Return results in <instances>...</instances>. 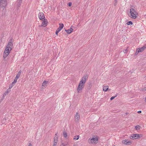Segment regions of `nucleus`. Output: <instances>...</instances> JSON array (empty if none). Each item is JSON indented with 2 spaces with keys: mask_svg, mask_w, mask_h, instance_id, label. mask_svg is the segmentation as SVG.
Segmentation results:
<instances>
[{
  "mask_svg": "<svg viewBox=\"0 0 146 146\" xmlns=\"http://www.w3.org/2000/svg\"><path fill=\"white\" fill-rule=\"evenodd\" d=\"M139 137V135L138 134H133L130 137L131 139H137Z\"/></svg>",
  "mask_w": 146,
  "mask_h": 146,
  "instance_id": "nucleus-8",
  "label": "nucleus"
},
{
  "mask_svg": "<svg viewBox=\"0 0 146 146\" xmlns=\"http://www.w3.org/2000/svg\"><path fill=\"white\" fill-rule=\"evenodd\" d=\"M137 113H141V111H137Z\"/></svg>",
  "mask_w": 146,
  "mask_h": 146,
  "instance_id": "nucleus-39",
  "label": "nucleus"
},
{
  "mask_svg": "<svg viewBox=\"0 0 146 146\" xmlns=\"http://www.w3.org/2000/svg\"><path fill=\"white\" fill-rule=\"evenodd\" d=\"M13 84H12V83L9 85V89H11V88L13 86Z\"/></svg>",
  "mask_w": 146,
  "mask_h": 146,
  "instance_id": "nucleus-29",
  "label": "nucleus"
},
{
  "mask_svg": "<svg viewBox=\"0 0 146 146\" xmlns=\"http://www.w3.org/2000/svg\"><path fill=\"white\" fill-rule=\"evenodd\" d=\"M1 102V101H0V103Z\"/></svg>",
  "mask_w": 146,
  "mask_h": 146,
  "instance_id": "nucleus-45",
  "label": "nucleus"
},
{
  "mask_svg": "<svg viewBox=\"0 0 146 146\" xmlns=\"http://www.w3.org/2000/svg\"><path fill=\"white\" fill-rule=\"evenodd\" d=\"M113 146H115V145H113Z\"/></svg>",
  "mask_w": 146,
  "mask_h": 146,
  "instance_id": "nucleus-44",
  "label": "nucleus"
},
{
  "mask_svg": "<svg viewBox=\"0 0 146 146\" xmlns=\"http://www.w3.org/2000/svg\"><path fill=\"white\" fill-rule=\"evenodd\" d=\"M12 40H10L8 44L6 46L5 50L4 51L3 57L4 59L6 58L10 53L11 50L13 46V43L11 42Z\"/></svg>",
  "mask_w": 146,
  "mask_h": 146,
  "instance_id": "nucleus-1",
  "label": "nucleus"
},
{
  "mask_svg": "<svg viewBox=\"0 0 146 146\" xmlns=\"http://www.w3.org/2000/svg\"><path fill=\"white\" fill-rule=\"evenodd\" d=\"M54 141H58V137H57L55 136V137H54Z\"/></svg>",
  "mask_w": 146,
  "mask_h": 146,
  "instance_id": "nucleus-24",
  "label": "nucleus"
},
{
  "mask_svg": "<svg viewBox=\"0 0 146 146\" xmlns=\"http://www.w3.org/2000/svg\"><path fill=\"white\" fill-rule=\"evenodd\" d=\"M139 52H140L139 50H138V49H137V50L136 51L135 54L136 55H137L138 54V53Z\"/></svg>",
  "mask_w": 146,
  "mask_h": 146,
  "instance_id": "nucleus-28",
  "label": "nucleus"
},
{
  "mask_svg": "<svg viewBox=\"0 0 146 146\" xmlns=\"http://www.w3.org/2000/svg\"><path fill=\"white\" fill-rule=\"evenodd\" d=\"M28 146H32L31 144V143H29Z\"/></svg>",
  "mask_w": 146,
  "mask_h": 146,
  "instance_id": "nucleus-37",
  "label": "nucleus"
},
{
  "mask_svg": "<svg viewBox=\"0 0 146 146\" xmlns=\"http://www.w3.org/2000/svg\"><path fill=\"white\" fill-rule=\"evenodd\" d=\"M10 89H9L7 90V91L5 92V94L6 93H8L9 91H10V90H9Z\"/></svg>",
  "mask_w": 146,
  "mask_h": 146,
  "instance_id": "nucleus-32",
  "label": "nucleus"
},
{
  "mask_svg": "<svg viewBox=\"0 0 146 146\" xmlns=\"http://www.w3.org/2000/svg\"><path fill=\"white\" fill-rule=\"evenodd\" d=\"M58 142L54 141L53 146H56Z\"/></svg>",
  "mask_w": 146,
  "mask_h": 146,
  "instance_id": "nucleus-22",
  "label": "nucleus"
},
{
  "mask_svg": "<svg viewBox=\"0 0 146 146\" xmlns=\"http://www.w3.org/2000/svg\"><path fill=\"white\" fill-rule=\"evenodd\" d=\"M7 2V0H0V9L2 15L5 12Z\"/></svg>",
  "mask_w": 146,
  "mask_h": 146,
  "instance_id": "nucleus-2",
  "label": "nucleus"
},
{
  "mask_svg": "<svg viewBox=\"0 0 146 146\" xmlns=\"http://www.w3.org/2000/svg\"><path fill=\"white\" fill-rule=\"evenodd\" d=\"M19 2H18L19 3L18 6L19 7L21 3L22 2V0H18Z\"/></svg>",
  "mask_w": 146,
  "mask_h": 146,
  "instance_id": "nucleus-26",
  "label": "nucleus"
},
{
  "mask_svg": "<svg viewBox=\"0 0 146 146\" xmlns=\"http://www.w3.org/2000/svg\"><path fill=\"white\" fill-rule=\"evenodd\" d=\"M48 81H44L43 82L42 86H46V85L48 83Z\"/></svg>",
  "mask_w": 146,
  "mask_h": 146,
  "instance_id": "nucleus-14",
  "label": "nucleus"
},
{
  "mask_svg": "<svg viewBox=\"0 0 146 146\" xmlns=\"http://www.w3.org/2000/svg\"><path fill=\"white\" fill-rule=\"evenodd\" d=\"M126 24L128 25H131L133 24V23L132 22H131V21H130L128 22Z\"/></svg>",
  "mask_w": 146,
  "mask_h": 146,
  "instance_id": "nucleus-23",
  "label": "nucleus"
},
{
  "mask_svg": "<svg viewBox=\"0 0 146 146\" xmlns=\"http://www.w3.org/2000/svg\"><path fill=\"white\" fill-rule=\"evenodd\" d=\"M79 136L78 135L77 136H75L74 137V139H76V140H78L79 138Z\"/></svg>",
  "mask_w": 146,
  "mask_h": 146,
  "instance_id": "nucleus-20",
  "label": "nucleus"
},
{
  "mask_svg": "<svg viewBox=\"0 0 146 146\" xmlns=\"http://www.w3.org/2000/svg\"><path fill=\"white\" fill-rule=\"evenodd\" d=\"M88 141L89 143L96 144L98 143V139L96 138H92L89 139Z\"/></svg>",
  "mask_w": 146,
  "mask_h": 146,
  "instance_id": "nucleus-3",
  "label": "nucleus"
},
{
  "mask_svg": "<svg viewBox=\"0 0 146 146\" xmlns=\"http://www.w3.org/2000/svg\"><path fill=\"white\" fill-rule=\"evenodd\" d=\"M63 135L64 137H66L67 135V133L65 132H64L63 133Z\"/></svg>",
  "mask_w": 146,
  "mask_h": 146,
  "instance_id": "nucleus-25",
  "label": "nucleus"
},
{
  "mask_svg": "<svg viewBox=\"0 0 146 146\" xmlns=\"http://www.w3.org/2000/svg\"><path fill=\"white\" fill-rule=\"evenodd\" d=\"M21 72H22L20 70L19 72H18V73L20 74L21 73Z\"/></svg>",
  "mask_w": 146,
  "mask_h": 146,
  "instance_id": "nucleus-38",
  "label": "nucleus"
},
{
  "mask_svg": "<svg viewBox=\"0 0 146 146\" xmlns=\"http://www.w3.org/2000/svg\"><path fill=\"white\" fill-rule=\"evenodd\" d=\"M75 122L76 123H78L79 120L80 119V116L79 114L77 112L75 116Z\"/></svg>",
  "mask_w": 146,
  "mask_h": 146,
  "instance_id": "nucleus-9",
  "label": "nucleus"
},
{
  "mask_svg": "<svg viewBox=\"0 0 146 146\" xmlns=\"http://www.w3.org/2000/svg\"><path fill=\"white\" fill-rule=\"evenodd\" d=\"M117 0H114L113 1V3L115 6L117 4Z\"/></svg>",
  "mask_w": 146,
  "mask_h": 146,
  "instance_id": "nucleus-19",
  "label": "nucleus"
},
{
  "mask_svg": "<svg viewBox=\"0 0 146 146\" xmlns=\"http://www.w3.org/2000/svg\"><path fill=\"white\" fill-rule=\"evenodd\" d=\"M19 78H17L16 77L14 81L12 82V84H15L17 82V80Z\"/></svg>",
  "mask_w": 146,
  "mask_h": 146,
  "instance_id": "nucleus-16",
  "label": "nucleus"
},
{
  "mask_svg": "<svg viewBox=\"0 0 146 146\" xmlns=\"http://www.w3.org/2000/svg\"><path fill=\"white\" fill-rule=\"evenodd\" d=\"M59 25H60V26L58 28L59 29L60 28V30H61L63 28L64 25L63 23H59Z\"/></svg>",
  "mask_w": 146,
  "mask_h": 146,
  "instance_id": "nucleus-15",
  "label": "nucleus"
},
{
  "mask_svg": "<svg viewBox=\"0 0 146 146\" xmlns=\"http://www.w3.org/2000/svg\"><path fill=\"white\" fill-rule=\"evenodd\" d=\"M84 86V85L79 84L77 88V91L78 93H80L82 92Z\"/></svg>",
  "mask_w": 146,
  "mask_h": 146,
  "instance_id": "nucleus-7",
  "label": "nucleus"
},
{
  "mask_svg": "<svg viewBox=\"0 0 146 146\" xmlns=\"http://www.w3.org/2000/svg\"><path fill=\"white\" fill-rule=\"evenodd\" d=\"M127 51H128V50H127V49H126V50H123V51L125 53H126L127 52Z\"/></svg>",
  "mask_w": 146,
  "mask_h": 146,
  "instance_id": "nucleus-35",
  "label": "nucleus"
},
{
  "mask_svg": "<svg viewBox=\"0 0 146 146\" xmlns=\"http://www.w3.org/2000/svg\"><path fill=\"white\" fill-rule=\"evenodd\" d=\"M87 77L86 76H84L82 78L79 84L84 85L85 84L86 80Z\"/></svg>",
  "mask_w": 146,
  "mask_h": 146,
  "instance_id": "nucleus-4",
  "label": "nucleus"
},
{
  "mask_svg": "<svg viewBox=\"0 0 146 146\" xmlns=\"http://www.w3.org/2000/svg\"><path fill=\"white\" fill-rule=\"evenodd\" d=\"M5 95H6L7 94H8V93H6L5 94Z\"/></svg>",
  "mask_w": 146,
  "mask_h": 146,
  "instance_id": "nucleus-40",
  "label": "nucleus"
},
{
  "mask_svg": "<svg viewBox=\"0 0 146 146\" xmlns=\"http://www.w3.org/2000/svg\"><path fill=\"white\" fill-rule=\"evenodd\" d=\"M145 102H146V97L145 98Z\"/></svg>",
  "mask_w": 146,
  "mask_h": 146,
  "instance_id": "nucleus-42",
  "label": "nucleus"
},
{
  "mask_svg": "<svg viewBox=\"0 0 146 146\" xmlns=\"http://www.w3.org/2000/svg\"><path fill=\"white\" fill-rule=\"evenodd\" d=\"M19 2H18L19 3L18 6L19 7L21 3L22 2V0H18Z\"/></svg>",
  "mask_w": 146,
  "mask_h": 146,
  "instance_id": "nucleus-27",
  "label": "nucleus"
},
{
  "mask_svg": "<svg viewBox=\"0 0 146 146\" xmlns=\"http://www.w3.org/2000/svg\"><path fill=\"white\" fill-rule=\"evenodd\" d=\"M140 127V126L139 125H137L135 127V129L137 130L139 129Z\"/></svg>",
  "mask_w": 146,
  "mask_h": 146,
  "instance_id": "nucleus-21",
  "label": "nucleus"
},
{
  "mask_svg": "<svg viewBox=\"0 0 146 146\" xmlns=\"http://www.w3.org/2000/svg\"><path fill=\"white\" fill-rule=\"evenodd\" d=\"M40 20H41L42 21V23L41 26L43 27H46L48 23V22L46 19H39Z\"/></svg>",
  "mask_w": 146,
  "mask_h": 146,
  "instance_id": "nucleus-5",
  "label": "nucleus"
},
{
  "mask_svg": "<svg viewBox=\"0 0 146 146\" xmlns=\"http://www.w3.org/2000/svg\"><path fill=\"white\" fill-rule=\"evenodd\" d=\"M57 135V133H56V134H55V135Z\"/></svg>",
  "mask_w": 146,
  "mask_h": 146,
  "instance_id": "nucleus-43",
  "label": "nucleus"
},
{
  "mask_svg": "<svg viewBox=\"0 0 146 146\" xmlns=\"http://www.w3.org/2000/svg\"><path fill=\"white\" fill-rule=\"evenodd\" d=\"M108 86H104L103 88V90L104 91L106 92L108 90Z\"/></svg>",
  "mask_w": 146,
  "mask_h": 146,
  "instance_id": "nucleus-13",
  "label": "nucleus"
},
{
  "mask_svg": "<svg viewBox=\"0 0 146 146\" xmlns=\"http://www.w3.org/2000/svg\"><path fill=\"white\" fill-rule=\"evenodd\" d=\"M71 27H72V26H71L70 27V29H69L72 32L73 30V29H72V28H71Z\"/></svg>",
  "mask_w": 146,
  "mask_h": 146,
  "instance_id": "nucleus-34",
  "label": "nucleus"
},
{
  "mask_svg": "<svg viewBox=\"0 0 146 146\" xmlns=\"http://www.w3.org/2000/svg\"><path fill=\"white\" fill-rule=\"evenodd\" d=\"M125 144L129 145H130L131 143V142L129 141L128 140L125 139L123 143Z\"/></svg>",
  "mask_w": 146,
  "mask_h": 146,
  "instance_id": "nucleus-12",
  "label": "nucleus"
},
{
  "mask_svg": "<svg viewBox=\"0 0 146 146\" xmlns=\"http://www.w3.org/2000/svg\"><path fill=\"white\" fill-rule=\"evenodd\" d=\"M146 48V46H144L141 48H137L140 52H142Z\"/></svg>",
  "mask_w": 146,
  "mask_h": 146,
  "instance_id": "nucleus-11",
  "label": "nucleus"
},
{
  "mask_svg": "<svg viewBox=\"0 0 146 146\" xmlns=\"http://www.w3.org/2000/svg\"><path fill=\"white\" fill-rule=\"evenodd\" d=\"M126 115H127V114H128V113H126Z\"/></svg>",
  "mask_w": 146,
  "mask_h": 146,
  "instance_id": "nucleus-41",
  "label": "nucleus"
},
{
  "mask_svg": "<svg viewBox=\"0 0 146 146\" xmlns=\"http://www.w3.org/2000/svg\"><path fill=\"white\" fill-rule=\"evenodd\" d=\"M61 30H60V28H58L56 31V35H58V33Z\"/></svg>",
  "mask_w": 146,
  "mask_h": 146,
  "instance_id": "nucleus-17",
  "label": "nucleus"
},
{
  "mask_svg": "<svg viewBox=\"0 0 146 146\" xmlns=\"http://www.w3.org/2000/svg\"><path fill=\"white\" fill-rule=\"evenodd\" d=\"M72 4V3H68L69 6L70 7L71 6Z\"/></svg>",
  "mask_w": 146,
  "mask_h": 146,
  "instance_id": "nucleus-36",
  "label": "nucleus"
},
{
  "mask_svg": "<svg viewBox=\"0 0 146 146\" xmlns=\"http://www.w3.org/2000/svg\"><path fill=\"white\" fill-rule=\"evenodd\" d=\"M62 143L61 145H62V146H66L67 145V144H64L63 143Z\"/></svg>",
  "mask_w": 146,
  "mask_h": 146,
  "instance_id": "nucleus-31",
  "label": "nucleus"
},
{
  "mask_svg": "<svg viewBox=\"0 0 146 146\" xmlns=\"http://www.w3.org/2000/svg\"><path fill=\"white\" fill-rule=\"evenodd\" d=\"M20 74L18 73L17 75H16V77H17V78H19V77L20 76Z\"/></svg>",
  "mask_w": 146,
  "mask_h": 146,
  "instance_id": "nucleus-30",
  "label": "nucleus"
},
{
  "mask_svg": "<svg viewBox=\"0 0 146 146\" xmlns=\"http://www.w3.org/2000/svg\"><path fill=\"white\" fill-rule=\"evenodd\" d=\"M130 12L131 15L133 18H136V12L135 10L133 9H131L130 10Z\"/></svg>",
  "mask_w": 146,
  "mask_h": 146,
  "instance_id": "nucleus-6",
  "label": "nucleus"
},
{
  "mask_svg": "<svg viewBox=\"0 0 146 146\" xmlns=\"http://www.w3.org/2000/svg\"><path fill=\"white\" fill-rule=\"evenodd\" d=\"M39 18H45L44 14L42 12H40L38 14Z\"/></svg>",
  "mask_w": 146,
  "mask_h": 146,
  "instance_id": "nucleus-10",
  "label": "nucleus"
},
{
  "mask_svg": "<svg viewBox=\"0 0 146 146\" xmlns=\"http://www.w3.org/2000/svg\"><path fill=\"white\" fill-rule=\"evenodd\" d=\"M65 31L68 33V34H70L72 32L69 30V29L68 30H65Z\"/></svg>",
  "mask_w": 146,
  "mask_h": 146,
  "instance_id": "nucleus-18",
  "label": "nucleus"
},
{
  "mask_svg": "<svg viewBox=\"0 0 146 146\" xmlns=\"http://www.w3.org/2000/svg\"><path fill=\"white\" fill-rule=\"evenodd\" d=\"M145 90H146V89H145Z\"/></svg>",
  "mask_w": 146,
  "mask_h": 146,
  "instance_id": "nucleus-46",
  "label": "nucleus"
},
{
  "mask_svg": "<svg viewBox=\"0 0 146 146\" xmlns=\"http://www.w3.org/2000/svg\"><path fill=\"white\" fill-rule=\"evenodd\" d=\"M116 97V96H112L111 97V98H110V100H113L114 98H115V97Z\"/></svg>",
  "mask_w": 146,
  "mask_h": 146,
  "instance_id": "nucleus-33",
  "label": "nucleus"
}]
</instances>
